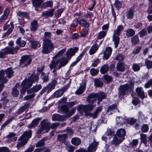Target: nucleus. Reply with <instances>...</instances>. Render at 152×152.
Wrapping results in <instances>:
<instances>
[{
    "instance_id": "obj_1",
    "label": "nucleus",
    "mask_w": 152,
    "mask_h": 152,
    "mask_svg": "<svg viewBox=\"0 0 152 152\" xmlns=\"http://www.w3.org/2000/svg\"><path fill=\"white\" fill-rule=\"evenodd\" d=\"M134 83L132 81H130L129 84L126 83L121 85L118 88V94L119 96H124L126 95L129 94L133 93L134 88Z\"/></svg>"
},
{
    "instance_id": "obj_2",
    "label": "nucleus",
    "mask_w": 152,
    "mask_h": 152,
    "mask_svg": "<svg viewBox=\"0 0 152 152\" xmlns=\"http://www.w3.org/2000/svg\"><path fill=\"white\" fill-rule=\"evenodd\" d=\"M38 79L37 76L32 75L28 79L23 81L21 84V92L23 94H24L27 89L31 87L33 83L37 81Z\"/></svg>"
},
{
    "instance_id": "obj_3",
    "label": "nucleus",
    "mask_w": 152,
    "mask_h": 152,
    "mask_svg": "<svg viewBox=\"0 0 152 152\" xmlns=\"http://www.w3.org/2000/svg\"><path fill=\"white\" fill-rule=\"evenodd\" d=\"M31 131H26L18 139V142L16 146L18 149L20 148L27 143L28 139L31 137Z\"/></svg>"
},
{
    "instance_id": "obj_4",
    "label": "nucleus",
    "mask_w": 152,
    "mask_h": 152,
    "mask_svg": "<svg viewBox=\"0 0 152 152\" xmlns=\"http://www.w3.org/2000/svg\"><path fill=\"white\" fill-rule=\"evenodd\" d=\"M19 49V47L18 46H16L15 48L10 47H6L0 50V58H5L7 54H16Z\"/></svg>"
},
{
    "instance_id": "obj_5",
    "label": "nucleus",
    "mask_w": 152,
    "mask_h": 152,
    "mask_svg": "<svg viewBox=\"0 0 152 152\" xmlns=\"http://www.w3.org/2000/svg\"><path fill=\"white\" fill-rule=\"evenodd\" d=\"M89 98L96 100V102L97 100V103L99 104L100 102H102L103 100L106 99L107 95L106 93L102 91H100L97 93H92L89 95Z\"/></svg>"
},
{
    "instance_id": "obj_6",
    "label": "nucleus",
    "mask_w": 152,
    "mask_h": 152,
    "mask_svg": "<svg viewBox=\"0 0 152 152\" xmlns=\"http://www.w3.org/2000/svg\"><path fill=\"white\" fill-rule=\"evenodd\" d=\"M54 47L51 40H45L43 42L41 52L43 54H47L50 53L54 49Z\"/></svg>"
},
{
    "instance_id": "obj_7",
    "label": "nucleus",
    "mask_w": 152,
    "mask_h": 152,
    "mask_svg": "<svg viewBox=\"0 0 152 152\" xmlns=\"http://www.w3.org/2000/svg\"><path fill=\"white\" fill-rule=\"evenodd\" d=\"M41 88V85H36L27 91V92L28 95L24 97V100H27L34 98L35 96V93L38 91Z\"/></svg>"
},
{
    "instance_id": "obj_8",
    "label": "nucleus",
    "mask_w": 152,
    "mask_h": 152,
    "mask_svg": "<svg viewBox=\"0 0 152 152\" xmlns=\"http://www.w3.org/2000/svg\"><path fill=\"white\" fill-rule=\"evenodd\" d=\"M88 95L86 100L89 103L86 104V117L88 115H91V112L93 109L94 107L96 105V101L95 99L93 100L92 99H90L88 98Z\"/></svg>"
},
{
    "instance_id": "obj_9",
    "label": "nucleus",
    "mask_w": 152,
    "mask_h": 152,
    "mask_svg": "<svg viewBox=\"0 0 152 152\" xmlns=\"http://www.w3.org/2000/svg\"><path fill=\"white\" fill-rule=\"evenodd\" d=\"M32 61L31 57L29 55L22 56L20 61V65L23 66H26L29 64Z\"/></svg>"
},
{
    "instance_id": "obj_10",
    "label": "nucleus",
    "mask_w": 152,
    "mask_h": 152,
    "mask_svg": "<svg viewBox=\"0 0 152 152\" xmlns=\"http://www.w3.org/2000/svg\"><path fill=\"white\" fill-rule=\"evenodd\" d=\"M99 142L94 140V142L91 143L87 148V150L89 152H94L97 150Z\"/></svg>"
},
{
    "instance_id": "obj_11",
    "label": "nucleus",
    "mask_w": 152,
    "mask_h": 152,
    "mask_svg": "<svg viewBox=\"0 0 152 152\" xmlns=\"http://www.w3.org/2000/svg\"><path fill=\"white\" fill-rule=\"evenodd\" d=\"M43 2V0H32L33 6L37 11H39V8H42V6H41Z\"/></svg>"
},
{
    "instance_id": "obj_12",
    "label": "nucleus",
    "mask_w": 152,
    "mask_h": 152,
    "mask_svg": "<svg viewBox=\"0 0 152 152\" xmlns=\"http://www.w3.org/2000/svg\"><path fill=\"white\" fill-rule=\"evenodd\" d=\"M40 125L47 132H48L50 128V123L47 119L42 120L41 122Z\"/></svg>"
},
{
    "instance_id": "obj_13",
    "label": "nucleus",
    "mask_w": 152,
    "mask_h": 152,
    "mask_svg": "<svg viewBox=\"0 0 152 152\" xmlns=\"http://www.w3.org/2000/svg\"><path fill=\"white\" fill-rule=\"evenodd\" d=\"M66 118V116L65 115H61L58 114H54L52 117L53 121H65Z\"/></svg>"
},
{
    "instance_id": "obj_14",
    "label": "nucleus",
    "mask_w": 152,
    "mask_h": 152,
    "mask_svg": "<svg viewBox=\"0 0 152 152\" xmlns=\"http://www.w3.org/2000/svg\"><path fill=\"white\" fill-rule=\"evenodd\" d=\"M134 6L132 7L127 11L126 14V16L127 18L132 19L134 16Z\"/></svg>"
},
{
    "instance_id": "obj_15",
    "label": "nucleus",
    "mask_w": 152,
    "mask_h": 152,
    "mask_svg": "<svg viewBox=\"0 0 152 152\" xmlns=\"http://www.w3.org/2000/svg\"><path fill=\"white\" fill-rule=\"evenodd\" d=\"M137 96L141 99H143L145 98V94L143 88L142 87H137L135 90Z\"/></svg>"
},
{
    "instance_id": "obj_16",
    "label": "nucleus",
    "mask_w": 152,
    "mask_h": 152,
    "mask_svg": "<svg viewBox=\"0 0 152 152\" xmlns=\"http://www.w3.org/2000/svg\"><path fill=\"white\" fill-rule=\"evenodd\" d=\"M41 120V118H37L34 119L31 123L28 125L27 127L29 128L32 129L35 127L37 126L39 121Z\"/></svg>"
},
{
    "instance_id": "obj_17",
    "label": "nucleus",
    "mask_w": 152,
    "mask_h": 152,
    "mask_svg": "<svg viewBox=\"0 0 152 152\" xmlns=\"http://www.w3.org/2000/svg\"><path fill=\"white\" fill-rule=\"evenodd\" d=\"M78 50V48L76 47H75L73 48H70L67 51L66 53L67 57L70 58Z\"/></svg>"
},
{
    "instance_id": "obj_18",
    "label": "nucleus",
    "mask_w": 152,
    "mask_h": 152,
    "mask_svg": "<svg viewBox=\"0 0 152 152\" xmlns=\"http://www.w3.org/2000/svg\"><path fill=\"white\" fill-rule=\"evenodd\" d=\"M58 63L59 62V65L58 68V69H59L67 64L69 60L66 58L62 57L61 59L58 60Z\"/></svg>"
},
{
    "instance_id": "obj_19",
    "label": "nucleus",
    "mask_w": 152,
    "mask_h": 152,
    "mask_svg": "<svg viewBox=\"0 0 152 152\" xmlns=\"http://www.w3.org/2000/svg\"><path fill=\"white\" fill-rule=\"evenodd\" d=\"M126 134V131L124 129L121 128L118 129L116 132V135L117 136L122 139L124 138V136Z\"/></svg>"
},
{
    "instance_id": "obj_20",
    "label": "nucleus",
    "mask_w": 152,
    "mask_h": 152,
    "mask_svg": "<svg viewBox=\"0 0 152 152\" xmlns=\"http://www.w3.org/2000/svg\"><path fill=\"white\" fill-rule=\"evenodd\" d=\"M119 36L115 34H113V41L114 42L115 48H118L120 43V38Z\"/></svg>"
},
{
    "instance_id": "obj_21",
    "label": "nucleus",
    "mask_w": 152,
    "mask_h": 152,
    "mask_svg": "<svg viewBox=\"0 0 152 152\" xmlns=\"http://www.w3.org/2000/svg\"><path fill=\"white\" fill-rule=\"evenodd\" d=\"M94 85L96 88L101 87L103 85V83L100 78H95L94 80Z\"/></svg>"
},
{
    "instance_id": "obj_22",
    "label": "nucleus",
    "mask_w": 152,
    "mask_h": 152,
    "mask_svg": "<svg viewBox=\"0 0 152 152\" xmlns=\"http://www.w3.org/2000/svg\"><path fill=\"white\" fill-rule=\"evenodd\" d=\"M11 26V27H12V25H7L4 26V31L8 30L4 34L3 37H5L6 36L9 35L12 32V29L10 28V26Z\"/></svg>"
},
{
    "instance_id": "obj_23",
    "label": "nucleus",
    "mask_w": 152,
    "mask_h": 152,
    "mask_svg": "<svg viewBox=\"0 0 152 152\" xmlns=\"http://www.w3.org/2000/svg\"><path fill=\"white\" fill-rule=\"evenodd\" d=\"M66 134H59L57 136V140L58 141L65 143V140L67 138Z\"/></svg>"
},
{
    "instance_id": "obj_24",
    "label": "nucleus",
    "mask_w": 152,
    "mask_h": 152,
    "mask_svg": "<svg viewBox=\"0 0 152 152\" xmlns=\"http://www.w3.org/2000/svg\"><path fill=\"white\" fill-rule=\"evenodd\" d=\"M140 138L141 140V143H143L144 145L147 146V135L146 134H140Z\"/></svg>"
},
{
    "instance_id": "obj_25",
    "label": "nucleus",
    "mask_w": 152,
    "mask_h": 152,
    "mask_svg": "<svg viewBox=\"0 0 152 152\" xmlns=\"http://www.w3.org/2000/svg\"><path fill=\"white\" fill-rule=\"evenodd\" d=\"M38 25L37 20H35L32 21L31 23V30L34 31H36L37 30Z\"/></svg>"
},
{
    "instance_id": "obj_26",
    "label": "nucleus",
    "mask_w": 152,
    "mask_h": 152,
    "mask_svg": "<svg viewBox=\"0 0 152 152\" xmlns=\"http://www.w3.org/2000/svg\"><path fill=\"white\" fill-rule=\"evenodd\" d=\"M56 84V81L55 80H53L48 84L45 87V88H46L47 90H48V91H50L52 89L54 88Z\"/></svg>"
},
{
    "instance_id": "obj_27",
    "label": "nucleus",
    "mask_w": 152,
    "mask_h": 152,
    "mask_svg": "<svg viewBox=\"0 0 152 152\" xmlns=\"http://www.w3.org/2000/svg\"><path fill=\"white\" fill-rule=\"evenodd\" d=\"M109 70V66L107 64L102 66L100 69V72L102 74H105L107 73Z\"/></svg>"
},
{
    "instance_id": "obj_28",
    "label": "nucleus",
    "mask_w": 152,
    "mask_h": 152,
    "mask_svg": "<svg viewBox=\"0 0 152 152\" xmlns=\"http://www.w3.org/2000/svg\"><path fill=\"white\" fill-rule=\"evenodd\" d=\"M124 29V27L122 25H120L118 26L115 31L113 34H115L117 36H119L122 33V31Z\"/></svg>"
},
{
    "instance_id": "obj_29",
    "label": "nucleus",
    "mask_w": 152,
    "mask_h": 152,
    "mask_svg": "<svg viewBox=\"0 0 152 152\" xmlns=\"http://www.w3.org/2000/svg\"><path fill=\"white\" fill-rule=\"evenodd\" d=\"M116 69L118 71L123 72L125 70V67L123 64V63L119 62L117 63Z\"/></svg>"
},
{
    "instance_id": "obj_30",
    "label": "nucleus",
    "mask_w": 152,
    "mask_h": 152,
    "mask_svg": "<svg viewBox=\"0 0 152 152\" xmlns=\"http://www.w3.org/2000/svg\"><path fill=\"white\" fill-rule=\"evenodd\" d=\"M54 10L51 9L49 11H44L42 12V16L46 17H52L53 15V13Z\"/></svg>"
},
{
    "instance_id": "obj_31",
    "label": "nucleus",
    "mask_w": 152,
    "mask_h": 152,
    "mask_svg": "<svg viewBox=\"0 0 152 152\" xmlns=\"http://www.w3.org/2000/svg\"><path fill=\"white\" fill-rule=\"evenodd\" d=\"M135 34V31L132 28H128L126 31V35L128 37L133 36Z\"/></svg>"
},
{
    "instance_id": "obj_32",
    "label": "nucleus",
    "mask_w": 152,
    "mask_h": 152,
    "mask_svg": "<svg viewBox=\"0 0 152 152\" xmlns=\"http://www.w3.org/2000/svg\"><path fill=\"white\" fill-rule=\"evenodd\" d=\"M131 41L132 45H136L139 44L140 41L137 35H136L131 38Z\"/></svg>"
},
{
    "instance_id": "obj_33",
    "label": "nucleus",
    "mask_w": 152,
    "mask_h": 152,
    "mask_svg": "<svg viewBox=\"0 0 152 152\" xmlns=\"http://www.w3.org/2000/svg\"><path fill=\"white\" fill-rule=\"evenodd\" d=\"M72 143L75 145H79L81 142V140L77 137H74L71 140Z\"/></svg>"
},
{
    "instance_id": "obj_34",
    "label": "nucleus",
    "mask_w": 152,
    "mask_h": 152,
    "mask_svg": "<svg viewBox=\"0 0 152 152\" xmlns=\"http://www.w3.org/2000/svg\"><path fill=\"white\" fill-rule=\"evenodd\" d=\"M21 37L18 38L16 41V43L20 47H24L25 46L26 43L25 42L21 40Z\"/></svg>"
},
{
    "instance_id": "obj_35",
    "label": "nucleus",
    "mask_w": 152,
    "mask_h": 152,
    "mask_svg": "<svg viewBox=\"0 0 152 152\" xmlns=\"http://www.w3.org/2000/svg\"><path fill=\"white\" fill-rule=\"evenodd\" d=\"M124 139V138L122 139H120V140H118L117 137H114L113 140L112 144L115 145H119L123 142Z\"/></svg>"
},
{
    "instance_id": "obj_36",
    "label": "nucleus",
    "mask_w": 152,
    "mask_h": 152,
    "mask_svg": "<svg viewBox=\"0 0 152 152\" xmlns=\"http://www.w3.org/2000/svg\"><path fill=\"white\" fill-rule=\"evenodd\" d=\"M85 88L84 85L80 86L75 92V94L77 95L82 94L84 91Z\"/></svg>"
},
{
    "instance_id": "obj_37",
    "label": "nucleus",
    "mask_w": 152,
    "mask_h": 152,
    "mask_svg": "<svg viewBox=\"0 0 152 152\" xmlns=\"http://www.w3.org/2000/svg\"><path fill=\"white\" fill-rule=\"evenodd\" d=\"M4 72L3 70L0 71V81L3 83H6L7 80L4 77Z\"/></svg>"
},
{
    "instance_id": "obj_38",
    "label": "nucleus",
    "mask_w": 152,
    "mask_h": 152,
    "mask_svg": "<svg viewBox=\"0 0 152 152\" xmlns=\"http://www.w3.org/2000/svg\"><path fill=\"white\" fill-rule=\"evenodd\" d=\"M64 93V91L62 90L59 89L56 91L54 93V96L55 97L58 98L62 96Z\"/></svg>"
},
{
    "instance_id": "obj_39",
    "label": "nucleus",
    "mask_w": 152,
    "mask_h": 152,
    "mask_svg": "<svg viewBox=\"0 0 152 152\" xmlns=\"http://www.w3.org/2000/svg\"><path fill=\"white\" fill-rule=\"evenodd\" d=\"M107 31H101L98 33L97 39H101L104 38L106 36Z\"/></svg>"
},
{
    "instance_id": "obj_40",
    "label": "nucleus",
    "mask_w": 152,
    "mask_h": 152,
    "mask_svg": "<svg viewBox=\"0 0 152 152\" xmlns=\"http://www.w3.org/2000/svg\"><path fill=\"white\" fill-rule=\"evenodd\" d=\"M114 5L117 9L119 10L122 7V4L119 0H115Z\"/></svg>"
},
{
    "instance_id": "obj_41",
    "label": "nucleus",
    "mask_w": 152,
    "mask_h": 152,
    "mask_svg": "<svg viewBox=\"0 0 152 152\" xmlns=\"http://www.w3.org/2000/svg\"><path fill=\"white\" fill-rule=\"evenodd\" d=\"M145 64L148 69L152 68V61L146 59L145 60Z\"/></svg>"
},
{
    "instance_id": "obj_42",
    "label": "nucleus",
    "mask_w": 152,
    "mask_h": 152,
    "mask_svg": "<svg viewBox=\"0 0 152 152\" xmlns=\"http://www.w3.org/2000/svg\"><path fill=\"white\" fill-rule=\"evenodd\" d=\"M9 13V10L8 9H6L4 11L3 15L0 17V20H5Z\"/></svg>"
},
{
    "instance_id": "obj_43",
    "label": "nucleus",
    "mask_w": 152,
    "mask_h": 152,
    "mask_svg": "<svg viewBox=\"0 0 152 152\" xmlns=\"http://www.w3.org/2000/svg\"><path fill=\"white\" fill-rule=\"evenodd\" d=\"M17 14L18 16L22 18L25 17L27 19H28L29 18L28 15V13L26 12L18 11L17 12Z\"/></svg>"
},
{
    "instance_id": "obj_44",
    "label": "nucleus",
    "mask_w": 152,
    "mask_h": 152,
    "mask_svg": "<svg viewBox=\"0 0 152 152\" xmlns=\"http://www.w3.org/2000/svg\"><path fill=\"white\" fill-rule=\"evenodd\" d=\"M7 76L8 78H10L13 75V72L11 68H9L6 71Z\"/></svg>"
},
{
    "instance_id": "obj_45",
    "label": "nucleus",
    "mask_w": 152,
    "mask_h": 152,
    "mask_svg": "<svg viewBox=\"0 0 152 152\" xmlns=\"http://www.w3.org/2000/svg\"><path fill=\"white\" fill-rule=\"evenodd\" d=\"M103 79L105 80L107 83L111 82L113 80L112 77L108 75H105L103 76Z\"/></svg>"
},
{
    "instance_id": "obj_46",
    "label": "nucleus",
    "mask_w": 152,
    "mask_h": 152,
    "mask_svg": "<svg viewBox=\"0 0 152 152\" xmlns=\"http://www.w3.org/2000/svg\"><path fill=\"white\" fill-rule=\"evenodd\" d=\"M99 72V70L96 69L94 68L91 69L90 70V73L91 75L92 76H95L98 74Z\"/></svg>"
},
{
    "instance_id": "obj_47",
    "label": "nucleus",
    "mask_w": 152,
    "mask_h": 152,
    "mask_svg": "<svg viewBox=\"0 0 152 152\" xmlns=\"http://www.w3.org/2000/svg\"><path fill=\"white\" fill-rule=\"evenodd\" d=\"M51 33L49 32H45L44 33V38L43 39V42H45V41L46 40H50L48 39L51 37Z\"/></svg>"
},
{
    "instance_id": "obj_48",
    "label": "nucleus",
    "mask_w": 152,
    "mask_h": 152,
    "mask_svg": "<svg viewBox=\"0 0 152 152\" xmlns=\"http://www.w3.org/2000/svg\"><path fill=\"white\" fill-rule=\"evenodd\" d=\"M149 129V127L148 125L146 124H145L142 125L141 130L142 132L145 133L148 131Z\"/></svg>"
},
{
    "instance_id": "obj_49",
    "label": "nucleus",
    "mask_w": 152,
    "mask_h": 152,
    "mask_svg": "<svg viewBox=\"0 0 152 152\" xmlns=\"http://www.w3.org/2000/svg\"><path fill=\"white\" fill-rule=\"evenodd\" d=\"M58 60L56 61H55L54 60H52L49 65L50 69H53L55 68L56 65L58 64Z\"/></svg>"
},
{
    "instance_id": "obj_50",
    "label": "nucleus",
    "mask_w": 152,
    "mask_h": 152,
    "mask_svg": "<svg viewBox=\"0 0 152 152\" xmlns=\"http://www.w3.org/2000/svg\"><path fill=\"white\" fill-rule=\"evenodd\" d=\"M83 56V54H81L77 58L76 60L73 62L71 64V66H73L76 64L78 63L80 60V59L82 58Z\"/></svg>"
},
{
    "instance_id": "obj_51",
    "label": "nucleus",
    "mask_w": 152,
    "mask_h": 152,
    "mask_svg": "<svg viewBox=\"0 0 152 152\" xmlns=\"http://www.w3.org/2000/svg\"><path fill=\"white\" fill-rule=\"evenodd\" d=\"M37 152H50V149L48 147L36 149Z\"/></svg>"
},
{
    "instance_id": "obj_52",
    "label": "nucleus",
    "mask_w": 152,
    "mask_h": 152,
    "mask_svg": "<svg viewBox=\"0 0 152 152\" xmlns=\"http://www.w3.org/2000/svg\"><path fill=\"white\" fill-rule=\"evenodd\" d=\"M53 3L51 1L46 2L43 4L42 6V8L43 7H52L53 6Z\"/></svg>"
},
{
    "instance_id": "obj_53",
    "label": "nucleus",
    "mask_w": 152,
    "mask_h": 152,
    "mask_svg": "<svg viewBox=\"0 0 152 152\" xmlns=\"http://www.w3.org/2000/svg\"><path fill=\"white\" fill-rule=\"evenodd\" d=\"M76 110V108L75 107H73L72 108L69 112H68V113L66 114V115H65L67 117H69L75 113Z\"/></svg>"
},
{
    "instance_id": "obj_54",
    "label": "nucleus",
    "mask_w": 152,
    "mask_h": 152,
    "mask_svg": "<svg viewBox=\"0 0 152 152\" xmlns=\"http://www.w3.org/2000/svg\"><path fill=\"white\" fill-rule=\"evenodd\" d=\"M65 49H63L59 51L53 57V58H56L59 56H61L65 52Z\"/></svg>"
},
{
    "instance_id": "obj_55",
    "label": "nucleus",
    "mask_w": 152,
    "mask_h": 152,
    "mask_svg": "<svg viewBox=\"0 0 152 152\" xmlns=\"http://www.w3.org/2000/svg\"><path fill=\"white\" fill-rule=\"evenodd\" d=\"M46 140L45 138H43L39 141L36 144V145L37 147H40L44 145V141Z\"/></svg>"
},
{
    "instance_id": "obj_56",
    "label": "nucleus",
    "mask_w": 152,
    "mask_h": 152,
    "mask_svg": "<svg viewBox=\"0 0 152 152\" xmlns=\"http://www.w3.org/2000/svg\"><path fill=\"white\" fill-rule=\"evenodd\" d=\"M61 110L62 111L67 114L69 111V109L65 105H62L61 107Z\"/></svg>"
},
{
    "instance_id": "obj_57",
    "label": "nucleus",
    "mask_w": 152,
    "mask_h": 152,
    "mask_svg": "<svg viewBox=\"0 0 152 152\" xmlns=\"http://www.w3.org/2000/svg\"><path fill=\"white\" fill-rule=\"evenodd\" d=\"M115 60H118L120 62L121 61H122L124 59L123 56L120 54H118L114 58Z\"/></svg>"
},
{
    "instance_id": "obj_58",
    "label": "nucleus",
    "mask_w": 152,
    "mask_h": 152,
    "mask_svg": "<svg viewBox=\"0 0 152 152\" xmlns=\"http://www.w3.org/2000/svg\"><path fill=\"white\" fill-rule=\"evenodd\" d=\"M150 2L147 10V12L149 14H152V0H148Z\"/></svg>"
},
{
    "instance_id": "obj_59",
    "label": "nucleus",
    "mask_w": 152,
    "mask_h": 152,
    "mask_svg": "<svg viewBox=\"0 0 152 152\" xmlns=\"http://www.w3.org/2000/svg\"><path fill=\"white\" fill-rule=\"evenodd\" d=\"M147 34V31L144 29H143L141 30L139 33L138 34H139L140 37V38H142L146 35Z\"/></svg>"
},
{
    "instance_id": "obj_60",
    "label": "nucleus",
    "mask_w": 152,
    "mask_h": 152,
    "mask_svg": "<svg viewBox=\"0 0 152 152\" xmlns=\"http://www.w3.org/2000/svg\"><path fill=\"white\" fill-rule=\"evenodd\" d=\"M12 94L14 97H16L19 95V92L16 88L14 87L13 88Z\"/></svg>"
},
{
    "instance_id": "obj_61",
    "label": "nucleus",
    "mask_w": 152,
    "mask_h": 152,
    "mask_svg": "<svg viewBox=\"0 0 152 152\" xmlns=\"http://www.w3.org/2000/svg\"><path fill=\"white\" fill-rule=\"evenodd\" d=\"M100 62V60L98 58L95 59L91 64V66L93 67L97 66L98 64Z\"/></svg>"
},
{
    "instance_id": "obj_62",
    "label": "nucleus",
    "mask_w": 152,
    "mask_h": 152,
    "mask_svg": "<svg viewBox=\"0 0 152 152\" xmlns=\"http://www.w3.org/2000/svg\"><path fill=\"white\" fill-rule=\"evenodd\" d=\"M117 106L115 104H113L108 107L107 111L109 112L113 110H114L116 107Z\"/></svg>"
},
{
    "instance_id": "obj_63",
    "label": "nucleus",
    "mask_w": 152,
    "mask_h": 152,
    "mask_svg": "<svg viewBox=\"0 0 152 152\" xmlns=\"http://www.w3.org/2000/svg\"><path fill=\"white\" fill-rule=\"evenodd\" d=\"M132 68L133 70L136 72L139 71L140 69V67L137 64H134L133 65Z\"/></svg>"
},
{
    "instance_id": "obj_64",
    "label": "nucleus",
    "mask_w": 152,
    "mask_h": 152,
    "mask_svg": "<svg viewBox=\"0 0 152 152\" xmlns=\"http://www.w3.org/2000/svg\"><path fill=\"white\" fill-rule=\"evenodd\" d=\"M152 86V80L151 79L145 84V87L147 88H149L150 86Z\"/></svg>"
}]
</instances>
